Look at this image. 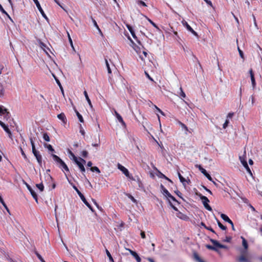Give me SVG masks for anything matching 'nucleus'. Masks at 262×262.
<instances>
[{
  "label": "nucleus",
  "instance_id": "obj_32",
  "mask_svg": "<svg viewBox=\"0 0 262 262\" xmlns=\"http://www.w3.org/2000/svg\"><path fill=\"white\" fill-rule=\"evenodd\" d=\"M91 18H92V21H93V23L94 25V26H95V27H96V28L98 29V30L99 31V32H100V33L101 34V35H102V32H101V30L100 29V28H99V27H98V25H97V24L96 21L95 19H94L93 18V17H91Z\"/></svg>",
  "mask_w": 262,
  "mask_h": 262
},
{
  "label": "nucleus",
  "instance_id": "obj_20",
  "mask_svg": "<svg viewBox=\"0 0 262 262\" xmlns=\"http://www.w3.org/2000/svg\"><path fill=\"white\" fill-rule=\"evenodd\" d=\"M39 46L40 47V48L41 49H42L43 50V51L47 54H48L47 50H49V49L47 47V46L43 42H41V41H39Z\"/></svg>",
  "mask_w": 262,
  "mask_h": 262
},
{
  "label": "nucleus",
  "instance_id": "obj_18",
  "mask_svg": "<svg viewBox=\"0 0 262 262\" xmlns=\"http://www.w3.org/2000/svg\"><path fill=\"white\" fill-rule=\"evenodd\" d=\"M178 174L180 182H182L184 185H186V182L188 183V182H190L189 180H188V181H187L183 177V176L180 174L179 172H178Z\"/></svg>",
  "mask_w": 262,
  "mask_h": 262
},
{
  "label": "nucleus",
  "instance_id": "obj_51",
  "mask_svg": "<svg viewBox=\"0 0 262 262\" xmlns=\"http://www.w3.org/2000/svg\"><path fill=\"white\" fill-rule=\"evenodd\" d=\"M180 96L183 98H185L186 95L185 93L183 91L182 88H180Z\"/></svg>",
  "mask_w": 262,
  "mask_h": 262
},
{
  "label": "nucleus",
  "instance_id": "obj_33",
  "mask_svg": "<svg viewBox=\"0 0 262 262\" xmlns=\"http://www.w3.org/2000/svg\"><path fill=\"white\" fill-rule=\"evenodd\" d=\"M7 111V109L5 108L3 106H0V115H4Z\"/></svg>",
  "mask_w": 262,
  "mask_h": 262
},
{
  "label": "nucleus",
  "instance_id": "obj_34",
  "mask_svg": "<svg viewBox=\"0 0 262 262\" xmlns=\"http://www.w3.org/2000/svg\"><path fill=\"white\" fill-rule=\"evenodd\" d=\"M126 195L134 203L137 204V201L129 193H126Z\"/></svg>",
  "mask_w": 262,
  "mask_h": 262
},
{
  "label": "nucleus",
  "instance_id": "obj_54",
  "mask_svg": "<svg viewBox=\"0 0 262 262\" xmlns=\"http://www.w3.org/2000/svg\"><path fill=\"white\" fill-rule=\"evenodd\" d=\"M179 124H180V125H181V127H182V128H184V129H185L186 131H187V130H188V128H187V126H186L184 123H182V122H179Z\"/></svg>",
  "mask_w": 262,
  "mask_h": 262
},
{
  "label": "nucleus",
  "instance_id": "obj_3",
  "mask_svg": "<svg viewBox=\"0 0 262 262\" xmlns=\"http://www.w3.org/2000/svg\"><path fill=\"white\" fill-rule=\"evenodd\" d=\"M196 195L200 197L202 201L204 207L208 210L211 211L212 208L208 204V203L209 202V199L206 196L203 195L200 193L196 192Z\"/></svg>",
  "mask_w": 262,
  "mask_h": 262
},
{
  "label": "nucleus",
  "instance_id": "obj_12",
  "mask_svg": "<svg viewBox=\"0 0 262 262\" xmlns=\"http://www.w3.org/2000/svg\"><path fill=\"white\" fill-rule=\"evenodd\" d=\"M126 250H128L129 252V253L133 255V256L136 259L137 262L141 261V258L138 255L137 253L129 249L126 248Z\"/></svg>",
  "mask_w": 262,
  "mask_h": 262
},
{
  "label": "nucleus",
  "instance_id": "obj_6",
  "mask_svg": "<svg viewBox=\"0 0 262 262\" xmlns=\"http://www.w3.org/2000/svg\"><path fill=\"white\" fill-rule=\"evenodd\" d=\"M34 3L35 4L37 8H38L39 11L41 14L42 16L47 20H48V18L47 17V15L45 13L44 11H43L41 7V6L38 1V0H33Z\"/></svg>",
  "mask_w": 262,
  "mask_h": 262
},
{
  "label": "nucleus",
  "instance_id": "obj_52",
  "mask_svg": "<svg viewBox=\"0 0 262 262\" xmlns=\"http://www.w3.org/2000/svg\"><path fill=\"white\" fill-rule=\"evenodd\" d=\"M204 176H205V177H206V178H207L209 181H212L214 184H215V182L213 181V180H212V179L211 177L210 176V174H209V173H208L207 172V174H206V175H204Z\"/></svg>",
  "mask_w": 262,
  "mask_h": 262
},
{
  "label": "nucleus",
  "instance_id": "obj_21",
  "mask_svg": "<svg viewBox=\"0 0 262 262\" xmlns=\"http://www.w3.org/2000/svg\"><path fill=\"white\" fill-rule=\"evenodd\" d=\"M0 203H2V204L3 205L4 208L6 209L7 211L10 214V210L8 209L7 206L5 204L3 199L2 198V196L0 195Z\"/></svg>",
  "mask_w": 262,
  "mask_h": 262
},
{
  "label": "nucleus",
  "instance_id": "obj_9",
  "mask_svg": "<svg viewBox=\"0 0 262 262\" xmlns=\"http://www.w3.org/2000/svg\"><path fill=\"white\" fill-rule=\"evenodd\" d=\"M182 23L183 25L189 31L191 32L194 35L198 36V34L196 32L193 30V29L188 24V23L185 20H183Z\"/></svg>",
  "mask_w": 262,
  "mask_h": 262
},
{
  "label": "nucleus",
  "instance_id": "obj_62",
  "mask_svg": "<svg viewBox=\"0 0 262 262\" xmlns=\"http://www.w3.org/2000/svg\"><path fill=\"white\" fill-rule=\"evenodd\" d=\"M170 205L171 207V208L174 210L175 211H177L178 209L176 207H175L170 201H169Z\"/></svg>",
  "mask_w": 262,
  "mask_h": 262
},
{
  "label": "nucleus",
  "instance_id": "obj_23",
  "mask_svg": "<svg viewBox=\"0 0 262 262\" xmlns=\"http://www.w3.org/2000/svg\"><path fill=\"white\" fill-rule=\"evenodd\" d=\"M238 260L239 262H249V260L244 255L240 256Z\"/></svg>",
  "mask_w": 262,
  "mask_h": 262
},
{
  "label": "nucleus",
  "instance_id": "obj_19",
  "mask_svg": "<svg viewBox=\"0 0 262 262\" xmlns=\"http://www.w3.org/2000/svg\"><path fill=\"white\" fill-rule=\"evenodd\" d=\"M126 27H127V28L128 29V30L129 31V32H130L132 36L135 38V39H137V37L135 34V33L134 32V30H133V28L132 27V26H130V25H126Z\"/></svg>",
  "mask_w": 262,
  "mask_h": 262
},
{
  "label": "nucleus",
  "instance_id": "obj_49",
  "mask_svg": "<svg viewBox=\"0 0 262 262\" xmlns=\"http://www.w3.org/2000/svg\"><path fill=\"white\" fill-rule=\"evenodd\" d=\"M137 4L139 5H142L144 7L147 6L146 4L144 2L142 1H138Z\"/></svg>",
  "mask_w": 262,
  "mask_h": 262
},
{
  "label": "nucleus",
  "instance_id": "obj_43",
  "mask_svg": "<svg viewBox=\"0 0 262 262\" xmlns=\"http://www.w3.org/2000/svg\"><path fill=\"white\" fill-rule=\"evenodd\" d=\"M43 139L47 141V142H49L50 141V137L49 136H48V134L47 133H44L43 134Z\"/></svg>",
  "mask_w": 262,
  "mask_h": 262
},
{
  "label": "nucleus",
  "instance_id": "obj_30",
  "mask_svg": "<svg viewBox=\"0 0 262 262\" xmlns=\"http://www.w3.org/2000/svg\"><path fill=\"white\" fill-rule=\"evenodd\" d=\"M75 112L76 114V115H77L79 121L80 122H83L84 120L82 118V116L80 114V113L76 110H75Z\"/></svg>",
  "mask_w": 262,
  "mask_h": 262
},
{
  "label": "nucleus",
  "instance_id": "obj_13",
  "mask_svg": "<svg viewBox=\"0 0 262 262\" xmlns=\"http://www.w3.org/2000/svg\"><path fill=\"white\" fill-rule=\"evenodd\" d=\"M0 125L3 128L4 130L9 134V137L11 136V132L7 126H6L2 121L0 120Z\"/></svg>",
  "mask_w": 262,
  "mask_h": 262
},
{
  "label": "nucleus",
  "instance_id": "obj_15",
  "mask_svg": "<svg viewBox=\"0 0 262 262\" xmlns=\"http://www.w3.org/2000/svg\"><path fill=\"white\" fill-rule=\"evenodd\" d=\"M160 188L163 195H164L167 198L168 196V195H170V193L162 184H161Z\"/></svg>",
  "mask_w": 262,
  "mask_h": 262
},
{
  "label": "nucleus",
  "instance_id": "obj_7",
  "mask_svg": "<svg viewBox=\"0 0 262 262\" xmlns=\"http://www.w3.org/2000/svg\"><path fill=\"white\" fill-rule=\"evenodd\" d=\"M221 217L225 221H226L228 223H230V224L231 225L232 229L233 231L235 230V228H234V225H233L232 221L228 217V216L227 215H226L225 214L222 213L221 214Z\"/></svg>",
  "mask_w": 262,
  "mask_h": 262
},
{
  "label": "nucleus",
  "instance_id": "obj_10",
  "mask_svg": "<svg viewBox=\"0 0 262 262\" xmlns=\"http://www.w3.org/2000/svg\"><path fill=\"white\" fill-rule=\"evenodd\" d=\"M26 187H27L28 189L31 193L32 196L33 198L35 200L36 202H37V195L36 192L34 191V190L32 188V187L27 183H26Z\"/></svg>",
  "mask_w": 262,
  "mask_h": 262
},
{
  "label": "nucleus",
  "instance_id": "obj_8",
  "mask_svg": "<svg viewBox=\"0 0 262 262\" xmlns=\"http://www.w3.org/2000/svg\"><path fill=\"white\" fill-rule=\"evenodd\" d=\"M118 168L125 174L126 177L130 178L129 172L127 169H126L125 167L120 164H118Z\"/></svg>",
  "mask_w": 262,
  "mask_h": 262
},
{
  "label": "nucleus",
  "instance_id": "obj_16",
  "mask_svg": "<svg viewBox=\"0 0 262 262\" xmlns=\"http://www.w3.org/2000/svg\"><path fill=\"white\" fill-rule=\"evenodd\" d=\"M239 159L243 165L245 164V163H247L246 161V150L244 151L243 156H239Z\"/></svg>",
  "mask_w": 262,
  "mask_h": 262
},
{
  "label": "nucleus",
  "instance_id": "obj_25",
  "mask_svg": "<svg viewBox=\"0 0 262 262\" xmlns=\"http://www.w3.org/2000/svg\"><path fill=\"white\" fill-rule=\"evenodd\" d=\"M195 167L198 168L201 171V172L204 174V175H206V174H207V171L206 170L203 168L201 165H195Z\"/></svg>",
  "mask_w": 262,
  "mask_h": 262
},
{
  "label": "nucleus",
  "instance_id": "obj_53",
  "mask_svg": "<svg viewBox=\"0 0 262 262\" xmlns=\"http://www.w3.org/2000/svg\"><path fill=\"white\" fill-rule=\"evenodd\" d=\"M47 148L49 150L53 152L54 151V149H53V147L51 145L48 144L47 145Z\"/></svg>",
  "mask_w": 262,
  "mask_h": 262
},
{
  "label": "nucleus",
  "instance_id": "obj_60",
  "mask_svg": "<svg viewBox=\"0 0 262 262\" xmlns=\"http://www.w3.org/2000/svg\"><path fill=\"white\" fill-rule=\"evenodd\" d=\"M148 21L154 26L155 27V28H158V27L157 26V25L152 21L149 18H147Z\"/></svg>",
  "mask_w": 262,
  "mask_h": 262
},
{
  "label": "nucleus",
  "instance_id": "obj_22",
  "mask_svg": "<svg viewBox=\"0 0 262 262\" xmlns=\"http://www.w3.org/2000/svg\"><path fill=\"white\" fill-rule=\"evenodd\" d=\"M201 225L202 226L204 227L207 230H208L210 231L211 232H212V233L216 234V233H215V231L211 227H207V226H206L204 223L201 222Z\"/></svg>",
  "mask_w": 262,
  "mask_h": 262
},
{
  "label": "nucleus",
  "instance_id": "obj_41",
  "mask_svg": "<svg viewBox=\"0 0 262 262\" xmlns=\"http://www.w3.org/2000/svg\"><path fill=\"white\" fill-rule=\"evenodd\" d=\"M36 186L40 190V191H42L43 190L44 186L42 183L40 184H37Z\"/></svg>",
  "mask_w": 262,
  "mask_h": 262
},
{
  "label": "nucleus",
  "instance_id": "obj_40",
  "mask_svg": "<svg viewBox=\"0 0 262 262\" xmlns=\"http://www.w3.org/2000/svg\"><path fill=\"white\" fill-rule=\"evenodd\" d=\"M105 251H106V255L107 256H108L109 259L110 261H113L114 262V260H113V258L111 254V253H110V252L108 251V250L107 249H106L105 250Z\"/></svg>",
  "mask_w": 262,
  "mask_h": 262
},
{
  "label": "nucleus",
  "instance_id": "obj_37",
  "mask_svg": "<svg viewBox=\"0 0 262 262\" xmlns=\"http://www.w3.org/2000/svg\"><path fill=\"white\" fill-rule=\"evenodd\" d=\"M251 80L252 88L254 90L256 86V82H255L254 76V77L251 76Z\"/></svg>",
  "mask_w": 262,
  "mask_h": 262
},
{
  "label": "nucleus",
  "instance_id": "obj_56",
  "mask_svg": "<svg viewBox=\"0 0 262 262\" xmlns=\"http://www.w3.org/2000/svg\"><path fill=\"white\" fill-rule=\"evenodd\" d=\"M80 133L81 134V135H82L83 136L85 134V132L84 130V129H83L81 125L80 124Z\"/></svg>",
  "mask_w": 262,
  "mask_h": 262
},
{
  "label": "nucleus",
  "instance_id": "obj_42",
  "mask_svg": "<svg viewBox=\"0 0 262 262\" xmlns=\"http://www.w3.org/2000/svg\"><path fill=\"white\" fill-rule=\"evenodd\" d=\"M35 253L36 254V255L37 256V257H38V258L41 261V262H46L44 259H43V258L42 257V256L38 253L37 251H35Z\"/></svg>",
  "mask_w": 262,
  "mask_h": 262
},
{
  "label": "nucleus",
  "instance_id": "obj_46",
  "mask_svg": "<svg viewBox=\"0 0 262 262\" xmlns=\"http://www.w3.org/2000/svg\"><path fill=\"white\" fill-rule=\"evenodd\" d=\"M19 148H20V150L21 151V155L23 156V157L24 158V159L26 160H28L27 157L26 155L25 154V152L24 151L23 149H22V148L21 147H20Z\"/></svg>",
  "mask_w": 262,
  "mask_h": 262
},
{
  "label": "nucleus",
  "instance_id": "obj_39",
  "mask_svg": "<svg viewBox=\"0 0 262 262\" xmlns=\"http://www.w3.org/2000/svg\"><path fill=\"white\" fill-rule=\"evenodd\" d=\"M90 170L93 171V172H94V171H96L97 172V173H100V170H99V169L96 167V166H94V167H92L91 168H90Z\"/></svg>",
  "mask_w": 262,
  "mask_h": 262
},
{
  "label": "nucleus",
  "instance_id": "obj_57",
  "mask_svg": "<svg viewBox=\"0 0 262 262\" xmlns=\"http://www.w3.org/2000/svg\"><path fill=\"white\" fill-rule=\"evenodd\" d=\"M5 115V116H4V118L8 119V118H10V113L8 112V111H7V112L4 114Z\"/></svg>",
  "mask_w": 262,
  "mask_h": 262
},
{
  "label": "nucleus",
  "instance_id": "obj_29",
  "mask_svg": "<svg viewBox=\"0 0 262 262\" xmlns=\"http://www.w3.org/2000/svg\"><path fill=\"white\" fill-rule=\"evenodd\" d=\"M243 166L245 168V169H246L247 172L250 175V176H252V173L247 164V163H245V164L243 165Z\"/></svg>",
  "mask_w": 262,
  "mask_h": 262
},
{
  "label": "nucleus",
  "instance_id": "obj_59",
  "mask_svg": "<svg viewBox=\"0 0 262 262\" xmlns=\"http://www.w3.org/2000/svg\"><path fill=\"white\" fill-rule=\"evenodd\" d=\"M0 11L3 13V14H7V12L4 9L2 6L0 4Z\"/></svg>",
  "mask_w": 262,
  "mask_h": 262
},
{
  "label": "nucleus",
  "instance_id": "obj_17",
  "mask_svg": "<svg viewBox=\"0 0 262 262\" xmlns=\"http://www.w3.org/2000/svg\"><path fill=\"white\" fill-rule=\"evenodd\" d=\"M210 241L213 244L214 247H216L217 249L218 248H221V244H220L217 241L210 238Z\"/></svg>",
  "mask_w": 262,
  "mask_h": 262
},
{
  "label": "nucleus",
  "instance_id": "obj_27",
  "mask_svg": "<svg viewBox=\"0 0 262 262\" xmlns=\"http://www.w3.org/2000/svg\"><path fill=\"white\" fill-rule=\"evenodd\" d=\"M241 238L242 239V244H243V247H244V248L245 249H247L248 247V245L247 241L243 236H241Z\"/></svg>",
  "mask_w": 262,
  "mask_h": 262
},
{
  "label": "nucleus",
  "instance_id": "obj_24",
  "mask_svg": "<svg viewBox=\"0 0 262 262\" xmlns=\"http://www.w3.org/2000/svg\"><path fill=\"white\" fill-rule=\"evenodd\" d=\"M69 153L71 157H70L71 159L73 160L74 162H76V161H77L78 160L77 158L75 156V155L70 150H69Z\"/></svg>",
  "mask_w": 262,
  "mask_h": 262
},
{
  "label": "nucleus",
  "instance_id": "obj_45",
  "mask_svg": "<svg viewBox=\"0 0 262 262\" xmlns=\"http://www.w3.org/2000/svg\"><path fill=\"white\" fill-rule=\"evenodd\" d=\"M137 182L138 183L139 189L143 188V184L142 183L141 181L140 180V179L139 178L137 179Z\"/></svg>",
  "mask_w": 262,
  "mask_h": 262
},
{
  "label": "nucleus",
  "instance_id": "obj_4",
  "mask_svg": "<svg viewBox=\"0 0 262 262\" xmlns=\"http://www.w3.org/2000/svg\"><path fill=\"white\" fill-rule=\"evenodd\" d=\"M73 188L75 190V191L78 193V195L80 196V199L82 201V202L84 203V204L92 211L94 212V210L93 208L92 207L91 205L85 199L84 196L81 193V192L78 190V189L75 186H73Z\"/></svg>",
  "mask_w": 262,
  "mask_h": 262
},
{
  "label": "nucleus",
  "instance_id": "obj_26",
  "mask_svg": "<svg viewBox=\"0 0 262 262\" xmlns=\"http://www.w3.org/2000/svg\"><path fill=\"white\" fill-rule=\"evenodd\" d=\"M84 95L85 96V98H86V100H87V101H88L90 106L91 107H93L91 101V100H90V98H89V97L88 96V93H87V92L85 91L84 92Z\"/></svg>",
  "mask_w": 262,
  "mask_h": 262
},
{
  "label": "nucleus",
  "instance_id": "obj_47",
  "mask_svg": "<svg viewBox=\"0 0 262 262\" xmlns=\"http://www.w3.org/2000/svg\"><path fill=\"white\" fill-rule=\"evenodd\" d=\"M88 152L86 150H83L82 152H81V156L83 157V158H86L87 156H88Z\"/></svg>",
  "mask_w": 262,
  "mask_h": 262
},
{
  "label": "nucleus",
  "instance_id": "obj_61",
  "mask_svg": "<svg viewBox=\"0 0 262 262\" xmlns=\"http://www.w3.org/2000/svg\"><path fill=\"white\" fill-rule=\"evenodd\" d=\"M154 106L155 108H156L162 115H164V113L159 108H158L156 105H154Z\"/></svg>",
  "mask_w": 262,
  "mask_h": 262
},
{
  "label": "nucleus",
  "instance_id": "obj_31",
  "mask_svg": "<svg viewBox=\"0 0 262 262\" xmlns=\"http://www.w3.org/2000/svg\"><path fill=\"white\" fill-rule=\"evenodd\" d=\"M216 220L219 227L223 230H226L227 227L226 226H224L223 225H222L219 220H217V219H216Z\"/></svg>",
  "mask_w": 262,
  "mask_h": 262
},
{
  "label": "nucleus",
  "instance_id": "obj_28",
  "mask_svg": "<svg viewBox=\"0 0 262 262\" xmlns=\"http://www.w3.org/2000/svg\"><path fill=\"white\" fill-rule=\"evenodd\" d=\"M206 247L208 249L212 250H213V251H216L217 252H219L218 249H217L216 247H214L213 246H211V245H206Z\"/></svg>",
  "mask_w": 262,
  "mask_h": 262
},
{
  "label": "nucleus",
  "instance_id": "obj_63",
  "mask_svg": "<svg viewBox=\"0 0 262 262\" xmlns=\"http://www.w3.org/2000/svg\"><path fill=\"white\" fill-rule=\"evenodd\" d=\"M175 193L178 195V196H179L180 198H182V197L181 196V195H182V193L180 191H179V190H177L175 191Z\"/></svg>",
  "mask_w": 262,
  "mask_h": 262
},
{
  "label": "nucleus",
  "instance_id": "obj_38",
  "mask_svg": "<svg viewBox=\"0 0 262 262\" xmlns=\"http://www.w3.org/2000/svg\"><path fill=\"white\" fill-rule=\"evenodd\" d=\"M4 94V88L3 84L0 83V97L3 96Z\"/></svg>",
  "mask_w": 262,
  "mask_h": 262
},
{
  "label": "nucleus",
  "instance_id": "obj_5",
  "mask_svg": "<svg viewBox=\"0 0 262 262\" xmlns=\"http://www.w3.org/2000/svg\"><path fill=\"white\" fill-rule=\"evenodd\" d=\"M79 159L80 161L79 160H78L77 161H76V162H75V163L77 165V166L80 169V171L82 173H83L85 171V168L83 166V164H85L86 163V161L85 160H84L83 159H82L81 158H79Z\"/></svg>",
  "mask_w": 262,
  "mask_h": 262
},
{
  "label": "nucleus",
  "instance_id": "obj_36",
  "mask_svg": "<svg viewBox=\"0 0 262 262\" xmlns=\"http://www.w3.org/2000/svg\"><path fill=\"white\" fill-rule=\"evenodd\" d=\"M194 257L198 262H205L196 253L194 254Z\"/></svg>",
  "mask_w": 262,
  "mask_h": 262
},
{
  "label": "nucleus",
  "instance_id": "obj_50",
  "mask_svg": "<svg viewBox=\"0 0 262 262\" xmlns=\"http://www.w3.org/2000/svg\"><path fill=\"white\" fill-rule=\"evenodd\" d=\"M167 198L170 199L172 200L173 201L176 202L178 203H179L178 202V201L176 199V198L173 196H172L171 194H170V195H168Z\"/></svg>",
  "mask_w": 262,
  "mask_h": 262
},
{
  "label": "nucleus",
  "instance_id": "obj_35",
  "mask_svg": "<svg viewBox=\"0 0 262 262\" xmlns=\"http://www.w3.org/2000/svg\"><path fill=\"white\" fill-rule=\"evenodd\" d=\"M105 64H106V68H107V72L108 74H111L112 73V71H111V69L110 68V64L108 62V61L106 59H105Z\"/></svg>",
  "mask_w": 262,
  "mask_h": 262
},
{
  "label": "nucleus",
  "instance_id": "obj_64",
  "mask_svg": "<svg viewBox=\"0 0 262 262\" xmlns=\"http://www.w3.org/2000/svg\"><path fill=\"white\" fill-rule=\"evenodd\" d=\"M141 236L142 238H145V233L144 231H141L140 233Z\"/></svg>",
  "mask_w": 262,
  "mask_h": 262
},
{
  "label": "nucleus",
  "instance_id": "obj_11",
  "mask_svg": "<svg viewBox=\"0 0 262 262\" xmlns=\"http://www.w3.org/2000/svg\"><path fill=\"white\" fill-rule=\"evenodd\" d=\"M115 115L116 117L117 118V120L119 122H120L122 124V125L125 127H126V124L124 122V121L123 120L122 117L121 116V115L116 111H115Z\"/></svg>",
  "mask_w": 262,
  "mask_h": 262
},
{
  "label": "nucleus",
  "instance_id": "obj_58",
  "mask_svg": "<svg viewBox=\"0 0 262 262\" xmlns=\"http://www.w3.org/2000/svg\"><path fill=\"white\" fill-rule=\"evenodd\" d=\"M228 123H229V120H228V119H227V120L225 121V123H224V124H223V128H226L227 127V126H228Z\"/></svg>",
  "mask_w": 262,
  "mask_h": 262
},
{
  "label": "nucleus",
  "instance_id": "obj_44",
  "mask_svg": "<svg viewBox=\"0 0 262 262\" xmlns=\"http://www.w3.org/2000/svg\"><path fill=\"white\" fill-rule=\"evenodd\" d=\"M237 50L239 54L240 57L244 59V55L243 52L241 50V49L239 48V47H237Z\"/></svg>",
  "mask_w": 262,
  "mask_h": 262
},
{
  "label": "nucleus",
  "instance_id": "obj_48",
  "mask_svg": "<svg viewBox=\"0 0 262 262\" xmlns=\"http://www.w3.org/2000/svg\"><path fill=\"white\" fill-rule=\"evenodd\" d=\"M231 239H232L231 237H230V236H226L225 239L223 240V241L224 242L229 243V242H230Z\"/></svg>",
  "mask_w": 262,
  "mask_h": 262
},
{
  "label": "nucleus",
  "instance_id": "obj_14",
  "mask_svg": "<svg viewBox=\"0 0 262 262\" xmlns=\"http://www.w3.org/2000/svg\"><path fill=\"white\" fill-rule=\"evenodd\" d=\"M57 118L62 121L63 123L65 124L67 123V118L64 113H62L57 115Z\"/></svg>",
  "mask_w": 262,
  "mask_h": 262
},
{
  "label": "nucleus",
  "instance_id": "obj_1",
  "mask_svg": "<svg viewBox=\"0 0 262 262\" xmlns=\"http://www.w3.org/2000/svg\"><path fill=\"white\" fill-rule=\"evenodd\" d=\"M51 156L54 161L62 171L64 170L67 172H69L70 170L68 166L58 156L54 154H52Z\"/></svg>",
  "mask_w": 262,
  "mask_h": 262
},
{
  "label": "nucleus",
  "instance_id": "obj_55",
  "mask_svg": "<svg viewBox=\"0 0 262 262\" xmlns=\"http://www.w3.org/2000/svg\"><path fill=\"white\" fill-rule=\"evenodd\" d=\"M160 178H164L166 180H168V181L172 182V181L169 179H168L167 177H166L164 174H163L161 172H160Z\"/></svg>",
  "mask_w": 262,
  "mask_h": 262
},
{
  "label": "nucleus",
  "instance_id": "obj_2",
  "mask_svg": "<svg viewBox=\"0 0 262 262\" xmlns=\"http://www.w3.org/2000/svg\"><path fill=\"white\" fill-rule=\"evenodd\" d=\"M30 141L32 146V150L34 156L35 157L38 164L41 166L42 165V156L39 154V152L37 151L35 146L34 142L32 138H30Z\"/></svg>",
  "mask_w": 262,
  "mask_h": 262
}]
</instances>
